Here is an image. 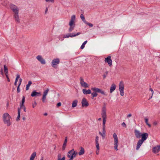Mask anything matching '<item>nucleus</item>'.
<instances>
[{
    "instance_id": "bf43d9fd",
    "label": "nucleus",
    "mask_w": 160,
    "mask_h": 160,
    "mask_svg": "<svg viewBox=\"0 0 160 160\" xmlns=\"http://www.w3.org/2000/svg\"><path fill=\"white\" fill-rule=\"evenodd\" d=\"M131 116H132V115L131 114H129L127 116V117L128 118V117H130Z\"/></svg>"
},
{
    "instance_id": "7c9ffc66",
    "label": "nucleus",
    "mask_w": 160,
    "mask_h": 160,
    "mask_svg": "<svg viewBox=\"0 0 160 160\" xmlns=\"http://www.w3.org/2000/svg\"><path fill=\"white\" fill-rule=\"evenodd\" d=\"M87 41H86L83 42L81 47L80 48L81 49H82L84 48L85 47V45L87 43Z\"/></svg>"
},
{
    "instance_id": "c9c22d12",
    "label": "nucleus",
    "mask_w": 160,
    "mask_h": 160,
    "mask_svg": "<svg viewBox=\"0 0 160 160\" xmlns=\"http://www.w3.org/2000/svg\"><path fill=\"white\" fill-rule=\"evenodd\" d=\"M67 145V144L66 143H63L62 147V150L63 151L66 148V146Z\"/></svg>"
},
{
    "instance_id": "338daca9",
    "label": "nucleus",
    "mask_w": 160,
    "mask_h": 160,
    "mask_svg": "<svg viewBox=\"0 0 160 160\" xmlns=\"http://www.w3.org/2000/svg\"><path fill=\"white\" fill-rule=\"evenodd\" d=\"M26 119V118L25 117H24L22 118V119L23 120H24L25 119Z\"/></svg>"
},
{
    "instance_id": "423d86ee",
    "label": "nucleus",
    "mask_w": 160,
    "mask_h": 160,
    "mask_svg": "<svg viewBox=\"0 0 160 160\" xmlns=\"http://www.w3.org/2000/svg\"><path fill=\"white\" fill-rule=\"evenodd\" d=\"M113 138L114 139V149L116 150L117 151L118 150V138L117 136V135L116 133H114L113 134Z\"/></svg>"
},
{
    "instance_id": "c85d7f7f",
    "label": "nucleus",
    "mask_w": 160,
    "mask_h": 160,
    "mask_svg": "<svg viewBox=\"0 0 160 160\" xmlns=\"http://www.w3.org/2000/svg\"><path fill=\"white\" fill-rule=\"evenodd\" d=\"M80 18L83 21V22L85 23L86 22V21L85 20V18L83 14H81L80 15Z\"/></svg>"
},
{
    "instance_id": "6e6552de",
    "label": "nucleus",
    "mask_w": 160,
    "mask_h": 160,
    "mask_svg": "<svg viewBox=\"0 0 160 160\" xmlns=\"http://www.w3.org/2000/svg\"><path fill=\"white\" fill-rule=\"evenodd\" d=\"M148 138H141V139H139L137 143V146H136V150H138L139 149L143 143V142L146 140Z\"/></svg>"
},
{
    "instance_id": "cd10ccee",
    "label": "nucleus",
    "mask_w": 160,
    "mask_h": 160,
    "mask_svg": "<svg viewBox=\"0 0 160 160\" xmlns=\"http://www.w3.org/2000/svg\"><path fill=\"white\" fill-rule=\"evenodd\" d=\"M25 98V97L23 96L22 97V102L20 103V106H22L23 105V106L24 105Z\"/></svg>"
},
{
    "instance_id": "f704fd0d",
    "label": "nucleus",
    "mask_w": 160,
    "mask_h": 160,
    "mask_svg": "<svg viewBox=\"0 0 160 160\" xmlns=\"http://www.w3.org/2000/svg\"><path fill=\"white\" fill-rule=\"evenodd\" d=\"M95 144L97 150H99L100 148L99 143H95Z\"/></svg>"
},
{
    "instance_id": "393cba45",
    "label": "nucleus",
    "mask_w": 160,
    "mask_h": 160,
    "mask_svg": "<svg viewBox=\"0 0 160 160\" xmlns=\"http://www.w3.org/2000/svg\"><path fill=\"white\" fill-rule=\"evenodd\" d=\"M36 155V152H34L31 155L30 159L34 160Z\"/></svg>"
},
{
    "instance_id": "37998d69",
    "label": "nucleus",
    "mask_w": 160,
    "mask_h": 160,
    "mask_svg": "<svg viewBox=\"0 0 160 160\" xmlns=\"http://www.w3.org/2000/svg\"><path fill=\"white\" fill-rule=\"evenodd\" d=\"M32 82L31 81H28V84L27 85L28 87H30V86L32 84Z\"/></svg>"
},
{
    "instance_id": "0e129e2a",
    "label": "nucleus",
    "mask_w": 160,
    "mask_h": 160,
    "mask_svg": "<svg viewBox=\"0 0 160 160\" xmlns=\"http://www.w3.org/2000/svg\"><path fill=\"white\" fill-rule=\"evenodd\" d=\"M69 35H70V36H72L74 35L73 33H70L69 34Z\"/></svg>"
},
{
    "instance_id": "774afa93",
    "label": "nucleus",
    "mask_w": 160,
    "mask_h": 160,
    "mask_svg": "<svg viewBox=\"0 0 160 160\" xmlns=\"http://www.w3.org/2000/svg\"><path fill=\"white\" fill-rule=\"evenodd\" d=\"M101 119H101V118H98V120L99 121H101Z\"/></svg>"
},
{
    "instance_id": "bb28decb",
    "label": "nucleus",
    "mask_w": 160,
    "mask_h": 160,
    "mask_svg": "<svg viewBox=\"0 0 160 160\" xmlns=\"http://www.w3.org/2000/svg\"><path fill=\"white\" fill-rule=\"evenodd\" d=\"M73 151V149H72L70 151H69L68 153L67 156L68 157H69V156H72V152Z\"/></svg>"
},
{
    "instance_id": "473e14b6",
    "label": "nucleus",
    "mask_w": 160,
    "mask_h": 160,
    "mask_svg": "<svg viewBox=\"0 0 160 160\" xmlns=\"http://www.w3.org/2000/svg\"><path fill=\"white\" fill-rule=\"evenodd\" d=\"M72 155L75 158L76 157V155L78 154V153L77 152L74 151V149H73V151L72 152Z\"/></svg>"
},
{
    "instance_id": "680f3d73",
    "label": "nucleus",
    "mask_w": 160,
    "mask_h": 160,
    "mask_svg": "<svg viewBox=\"0 0 160 160\" xmlns=\"http://www.w3.org/2000/svg\"><path fill=\"white\" fill-rule=\"evenodd\" d=\"M48 8H46V10H45V13H46L48 11Z\"/></svg>"
},
{
    "instance_id": "79ce46f5",
    "label": "nucleus",
    "mask_w": 160,
    "mask_h": 160,
    "mask_svg": "<svg viewBox=\"0 0 160 160\" xmlns=\"http://www.w3.org/2000/svg\"><path fill=\"white\" fill-rule=\"evenodd\" d=\"M108 73V72L107 71L105 72V74H104L103 75V78L104 79H105L106 77V76L107 75Z\"/></svg>"
},
{
    "instance_id": "49530a36",
    "label": "nucleus",
    "mask_w": 160,
    "mask_h": 160,
    "mask_svg": "<svg viewBox=\"0 0 160 160\" xmlns=\"http://www.w3.org/2000/svg\"><path fill=\"white\" fill-rule=\"evenodd\" d=\"M67 141H68L67 140V137H65V140H64V141L63 143L67 144Z\"/></svg>"
},
{
    "instance_id": "4468645a",
    "label": "nucleus",
    "mask_w": 160,
    "mask_h": 160,
    "mask_svg": "<svg viewBox=\"0 0 160 160\" xmlns=\"http://www.w3.org/2000/svg\"><path fill=\"white\" fill-rule=\"evenodd\" d=\"M152 152L156 153L160 151V145H157L156 146L153 147L152 149Z\"/></svg>"
},
{
    "instance_id": "f257e3e1",
    "label": "nucleus",
    "mask_w": 160,
    "mask_h": 160,
    "mask_svg": "<svg viewBox=\"0 0 160 160\" xmlns=\"http://www.w3.org/2000/svg\"><path fill=\"white\" fill-rule=\"evenodd\" d=\"M10 7L14 13V17L16 21L19 23L20 21L18 16L19 9L16 6L13 4H11L10 5Z\"/></svg>"
},
{
    "instance_id": "13d9d810",
    "label": "nucleus",
    "mask_w": 160,
    "mask_h": 160,
    "mask_svg": "<svg viewBox=\"0 0 160 160\" xmlns=\"http://www.w3.org/2000/svg\"><path fill=\"white\" fill-rule=\"evenodd\" d=\"M29 87H28V86L26 85V90H28L29 89Z\"/></svg>"
},
{
    "instance_id": "7ed1b4c3",
    "label": "nucleus",
    "mask_w": 160,
    "mask_h": 160,
    "mask_svg": "<svg viewBox=\"0 0 160 160\" xmlns=\"http://www.w3.org/2000/svg\"><path fill=\"white\" fill-rule=\"evenodd\" d=\"M102 116L103 118V127L102 132L106 133V131L105 130V124L106 122V119L107 118V116L106 114V109L105 106L103 107L102 108Z\"/></svg>"
},
{
    "instance_id": "4be33fe9",
    "label": "nucleus",
    "mask_w": 160,
    "mask_h": 160,
    "mask_svg": "<svg viewBox=\"0 0 160 160\" xmlns=\"http://www.w3.org/2000/svg\"><path fill=\"white\" fill-rule=\"evenodd\" d=\"M61 158V154L60 153H59L58 154V160H65V157L64 156H63L62 158Z\"/></svg>"
},
{
    "instance_id": "864d4df0",
    "label": "nucleus",
    "mask_w": 160,
    "mask_h": 160,
    "mask_svg": "<svg viewBox=\"0 0 160 160\" xmlns=\"http://www.w3.org/2000/svg\"><path fill=\"white\" fill-rule=\"evenodd\" d=\"M22 82V79L21 78H20V79H19V83L18 85L19 86H20L21 83V82Z\"/></svg>"
},
{
    "instance_id": "69168bd1",
    "label": "nucleus",
    "mask_w": 160,
    "mask_h": 160,
    "mask_svg": "<svg viewBox=\"0 0 160 160\" xmlns=\"http://www.w3.org/2000/svg\"><path fill=\"white\" fill-rule=\"evenodd\" d=\"M44 116H47V115H48V114H47V113H45L44 114Z\"/></svg>"
},
{
    "instance_id": "f8f14e48",
    "label": "nucleus",
    "mask_w": 160,
    "mask_h": 160,
    "mask_svg": "<svg viewBox=\"0 0 160 160\" xmlns=\"http://www.w3.org/2000/svg\"><path fill=\"white\" fill-rule=\"evenodd\" d=\"M49 91L48 88H47L43 92V95L42 98V100L43 102L44 103L45 102V100L46 99V96Z\"/></svg>"
},
{
    "instance_id": "9d476101",
    "label": "nucleus",
    "mask_w": 160,
    "mask_h": 160,
    "mask_svg": "<svg viewBox=\"0 0 160 160\" xmlns=\"http://www.w3.org/2000/svg\"><path fill=\"white\" fill-rule=\"evenodd\" d=\"M119 90L120 92V95L121 96L124 95V84L122 81H121L119 84Z\"/></svg>"
},
{
    "instance_id": "ea45409f",
    "label": "nucleus",
    "mask_w": 160,
    "mask_h": 160,
    "mask_svg": "<svg viewBox=\"0 0 160 160\" xmlns=\"http://www.w3.org/2000/svg\"><path fill=\"white\" fill-rule=\"evenodd\" d=\"M80 34V33L79 32H78L76 34H74L73 35L70 36L71 37H74L76 36L79 35Z\"/></svg>"
},
{
    "instance_id": "aec40b11",
    "label": "nucleus",
    "mask_w": 160,
    "mask_h": 160,
    "mask_svg": "<svg viewBox=\"0 0 160 160\" xmlns=\"http://www.w3.org/2000/svg\"><path fill=\"white\" fill-rule=\"evenodd\" d=\"M38 94L40 95V93L38 92H36L35 91H33L32 92L31 94V96L32 97H34L36 96H38Z\"/></svg>"
},
{
    "instance_id": "8fccbe9b",
    "label": "nucleus",
    "mask_w": 160,
    "mask_h": 160,
    "mask_svg": "<svg viewBox=\"0 0 160 160\" xmlns=\"http://www.w3.org/2000/svg\"><path fill=\"white\" fill-rule=\"evenodd\" d=\"M20 78V75L19 74H17V77L16 78V79L18 80V78Z\"/></svg>"
},
{
    "instance_id": "2f4dec72",
    "label": "nucleus",
    "mask_w": 160,
    "mask_h": 160,
    "mask_svg": "<svg viewBox=\"0 0 160 160\" xmlns=\"http://www.w3.org/2000/svg\"><path fill=\"white\" fill-rule=\"evenodd\" d=\"M4 71L5 73H8V69L6 65L4 66Z\"/></svg>"
},
{
    "instance_id": "b1692460",
    "label": "nucleus",
    "mask_w": 160,
    "mask_h": 160,
    "mask_svg": "<svg viewBox=\"0 0 160 160\" xmlns=\"http://www.w3.org/2000/svg\"><path fill=\"white\" fill-rule=\"evenodd\" d=\"M20 116V109L19 108H18V115L17 118V121H18L19 120V118Z\"/></svg>"
},
{
    "instance_id": "2eb2a0df",
    "label": "nucleus",
    "mask_w": 160,
    "mask_h": 160,
    "mask_svg": "<svg viewBox=\"0 0 160 160\" xmlns=\"http://www.w3.org/2000/svg\"><path fill=\"white\" fill-rule=\"evenodd\" d=\"M111 56H109L105 59V62H107L110 66H111L112 65V60L111 59Z\"/></svg>"
},
{
    "instance_id": "a211bd4d",
    "label": "nucleus",
    "mask_w": 160,
    "mask_h": 160,
    "mask_svg": "<svg viewBox=\"0 0 160 160\" xmlns=\"http://www.w3.org/2000/svg\"><path fill=\"white\" fill-rule=\"evenodd\" d=\"M116 88V86L114 83H113L112 84L111 87L110 88V92L112 93L113 91H114Z\"/></svg>"
},
{
    "instance_id": "ddd939ff",
    "label": "nucleus",
    "mask_w": 160,
    "mask_h": 160,
    "mask_svg": "<svg viewBox=\"0 0 160 160\" xmlns=\"http://www.w3.org/2000/svg\"><path fill=\"white\" fill-rule=\"evenodd\" d=\"M80 84L84 88H88L89 85L88 84L84 82L82 78L81 77L80 78Z\"/></svg>"
},
{
    "instance_id": "f3484780",
    "label": "nucleus",
    "mask_w": 160,
    "mask_h": 160,
    "mask_svg": "<svg viewBox=\"0 0 160 160\" xmlns=\"http://www.w3.org/2000/svg\"><path fill=\"white\" fill-rule=\"evenodd\" d=\"M36 58L42 64H44L45 63V61L42 58L41 56L38 55L37 56Z\"/></svg>"
},
{
    "instance_id": "a19ab883",
    "label": "nucleus",
    "mask_w": 160,
    "mask_h": 160,
    "mask_svg": "<svg viewBox=\"0 0 160 160\" xmlns=\"http://www.w3.org/2000/svg\"><path fill=\"white\" fill-rule=\"evenodd\" d=\"M37 103L36 101L34 102V103H32V107L33 108H35L37 105Z\"/></svg>"
},
{
    "instance_id": "20e7f679",
    "label": "nucleus",
    "mask_w": 160,
    "mask_h": 160,
    "mask_svg": "<svg viewBox=\"0 0 160 160\" xmlns=\"http://www.w3.org/2000/svg\"><path fill=\"white\" fill-rule=\"evenodd\" d=\"M135 135L136 138L139 139L141 137V138H148V134L147 133L144 132L141 133L137 129L134 130Z\"/></svg>"
},
{
    "instance_id": "dca6fc26",
    "label": "nucleus",
    "mask_w": 160,
    "mask_h": 160,
    "mask_svg": "<svg viewBox=\"0 0 160 160\" xmlns=\"http://www.w3.org/2000/svg\"><path fill=\"white\" fill-rule=\"evenodd\" d=\"M82 107H87L89 105V104L85 98H83L82 101Z\"/></svg>"
},
{
    "instance_id": "a878e982",
    "label": "nucleus",
    "mask_w": 160,
    "mask_h": 160,
    "mask_svg": "<svg viewBox=\"0 0 160 160\" xmlns=\"http://www.w3.org/2000/svg\"><path fill=\"white\" fill-rule=\"evenodd\" d=\"M145 122L146 124L148 126L149 128H150L151 127L150 124L148 123V119L147 118H145Z\"/></svg>"
},
{
    "instance_id": "6e6d98bb",
    "label": "nucleus",
    "mask_w": 160,
    "mask_h": 160,
    "mask_svg": "<svg viewBox=\"0 0 160 160\" xmlns=\"http://www.w3.org/2000/svg\"><path fill=\"white\" fill-rule=\"evenodd\" d=\"M153 124L154 126H156L157 124V122L156 121H155L153 122Z\"/></svg>"
},
{
    "instance_id": "3c124183",
    "label": "nucleus",
    "mask_w": 160,
    "mask_h": 160,
    "mask_svg": "<svg viewBox=\"0 0 160 160\" xmlns=\"http://www.w3.org/2000/svg\"><path fill=\"white\" fill-rule=\"evenodd\" d=\"M18 80L15 79V83H14V85L15 86H17V82L18 81Z\"/></svg>"
},
{
    "instance_id": "5fc2aeb1",
    "label": "nucleus",
    "mask_w": 160,
    "mask_h": 160,
    "mask_svg": "<svg viewBox=\"0 0 160 160\" xmlns=\"http://www.w3.org/2000/svg\"><path fill=\"white\" fill-rule=\"evenodd\" d=\"M99 152V150H97V151L96 152V153L97 155H98Z\"/></svg>"
},
{
    "instance_id": "e2e57ef3",
    "label": "nucleus",
    "mask_w": 160,
    "mask_h": 160,
    "mask_svg": "<svg viewBox=\"0 0 160 160\" xmlns=\"http://www.w3.org/2000/svg\"><path fill=\"white\" fill-rule=\"evenodd\" d=\"M7 80H8V82H9L10 81V79H9V78L8 77H7Z\"/></svg>"
},
{
    "instance_id": "5701e85b",
    "label": "nucleus",
    "mask_w": 160,
    "mask_h": 160,
    "mask_svg": "<svg viewBox=\"0 0 160 160\" xmlns=\"http://www.w3.org/2000/svg\"><path fill=\"white\" fill-rule=\"evenodd\" d=\"M78 102V100H74L73 101L72 104V107L73 108H74L76 107L77 105Z\"/></svg>"
},
{
    "instance_id": "603ef678",
    "label": "nucleus",
    "mask_w": 160,
    "mask_h": 160,
    "mask_svg": "<svg viewBox=\"0 0 160 160\" xmlns=\"http://www.w3.org/2000/svg\"><path fill=\"white\" fill-rule=\"evenodd\" d=\"M122 125L123 126H124V127H126V124L125 122H123L122 123Z\"/></svg>"
},
{
    "instance_id": "6ab92c4d",
    "label": "nucleus",
    "mask_w": 160,
    "mask_h": 160,
    "mask_svg": "<svg viewBox=\"0 0 160 160\" xmlns=\"http://www.w3.org/2000/svg\"><path fill=\"white\" fill-rule=\"evenodd\" d=\"M83 93L85 94H88L91 93V91L90 89L87 90L86 89H82Z\"/></svg>"
},
{
    "instance_id": "de8ad7c7",
    "label": "nucleus",
    "mask_w": 160,
    "mask_h": 160,
    "mask_svg": "<svg viewBox=\"0 0 160 160\" xmlns=\"http://www.w3.org/2000/svg\"><path fill=\"white\" fill-rule=\"evenodd\" d=\"M61 103L60 102H59L57 103V107H59L60 106H61Z\"/></svg>"
},
{
    "instance_id": "052dcab7",
    "label": "nucleus",
    "mask_w": 160,
    "mask_h": 160,
    "mask_svg": "<svg viewBox=\"0 0 160 160\" xmlns=\"http://www.w3.org/2000/svg\"><path fill=\"white\" fill-rule=\"evenodd\" d=\"M5 74L6 77H8V73H5Z\"/></svg>"
},
{
    "instance_id": "9b49d317",
    "label": "nucleus",
    "mask_w": 160,
    "mask_h": 160,
    "mask_svg": "<svg viewBox=\"0 0 160 160\" xmlns=\"http://www.w3.org/2000/svg\"><path fill=\"white\" fill-rule=\"evenodd\" d=\"M59 62L60 60L59 58L54 59L52 62V66L54 68H57V65L59 63Z\"/></svg>"
},
{
    "instance_id": "f03ea898",
    "label": "nucleus",
    "mask_w": 160,
    "mask_h": 160,
    "mask_svg": "<svg viewBox=\"0 0 160 160\" xmlns=\"http://www.w3.org/2000/svg\"><path fill=\"white\" fill-rule=\"evenodd\" d=\"M91 90L94 92H93L92 93L91 92L92 96V99H93L94 97H97L98 96V94L97 92H99L102 95H106V94H105L104 91L98 88H91Z\"/></svg>"
},
{
    "instance_id": "a18cd8bd",
    "label": "nucleus",
    "mask_w": 160,
    "mask_h": 160,
    "mask_svg": "<svg viewBox=\"0 0 160 160\" xmlns=\"http://www.w3.org/2000/svg\"><path fill=\"white\" fill-rule=\"evenodd\" d=\"M19 87H20V86L18 85V87H17V92L18 93H19L20 91V90L19 88Z\"/></svg>"
},
{
    "instance_id": "4d7b16f0",
    "label": "nucleus",
    "mask_w": 160,
    "mask_h": 160,
    "mask_svg": "<svg viewBox=\"0 0 160 160\" xmlns=\"http://www.w3.org/2000/svg\"><path fill=\"white\" fill-rule=\"evenodd\" d=\"M29 87H28V86L26 85V90H28L29 89Z\"/></svg>"
},
{
    "instance_id": "0eeeda50",
    "label": "nucleus",
    "mask_w": 160,
    "mask_h": 160,
    "mask_svg": "<svg viewBox=\"0 0 160 160\" xmlns=\"http://www.w3.org/2000/svg\"><path fill=\"white\" fill-rule=\"evenodd\" d=\"M75 15H73L72 16L71 20L69 23V25L70 26L69 29V32H71L74 29V26L73 27L72 26V25L74 23V21L75 20Z\"/></svg>"
},
{
    "instance_id": "c03bdc74",
    "label": "nucleus",
    "mask_w": 160,
    "mask_h": 160,
    "mask_svg": "<svg viewBox=\"0 0 160 160\" xmlns=\"http://www.w3.org/2000/svg\"><path fill=\"white\" fill-rule=\"evenodd\" d=\"M68 158H70L69 160H72L73 158H74V157L72 155V156H69V157H68Z\"/></svg>"
},
{
    "instance_id": "4c0bfd02",
    "label": "nucleus",
    "mask_w": 160,
    "mask_h": 160,
    "mask_svg": "<svg viewBox=\"0 0 160 160\" xmlns=\"http://www.w3.org/2000/svg\"><path fill=\"white\" fill-rule=\"evenodd\" d=\"M85 23L88 25L90 27H92L93 26V24H92L88 22H87V21Z\"/></svg>"
},
{
    "instance_id": "412c9836",
    "label": "nucleus",
    "mask_w": 160,
    "mask_h": 160,
    "mask_svg": "<svg viewBox=\"0 0 160 160\" xmlns=\"http://www.w3.org/2000/svg\"><path fill=\"white\" fill-rule=\"evenodd\" d=\"M80 152H78V154L79 155H81L85 153V150L82 147H80Z\"/></svg>"
},
{
    "instance_id": "39448f33",
    "label": "nucleus",
    "mask_w": 160,
    "mask_h": 160,
    "mask_svg": "<svg viewBox=\"0 0 160 160\" xmlns=\"http://www.w3.org/2000/svg\"><path fill=\"white\" fill-rule=\"evenodd\" d=\"M2 118L4 123L7 124L8 126H10L11 125L10 119L11 117L8 113H4L3 115Z\"/></svg>"
},
{
    "instance_id": "09e8293b",
    "label": "nucleus",
    "mask_w": 160,
    "mask_h": 160,
    "mask_svg": "<svg viewBox=\"0 0 160 160\" xmlns=\"http://www.w3.org/2000/svg\"><path fill=\"white\" fill-rule=\"evenodd\" d=\"M70 36H71L70 35H69V34H68L66 35V36L64 37V38H68L69 37H70Z\"/></svg>"
},
{
    "instance_id": "1a4fd4ad",
    "label": "nucleus",
    "mask_w": 160,
    "mask_h": 160,
    "mask_svg": "<svg viewBox=\"0 0 160 160\" xmlns=\"http://www.w3.org/2000/svg\"><path fill=\"white\" fill-rule=\"evenodd\" d=\"M119 90L120 92V95L121 96L124 95V84L122 81H121L119 84Z\"/></svg>"
},
{
    "instance_id": "e433bc0d",
    "label": "nucleus",
    "mask_w": 160,
    "mask_h": 160,
    "mask_svg": "<svg viewBox=\"0 0 160 160\" xmlns=\"http://www.w3.org/2000/svg\"><path fill=\"white\" fill-rule=\"evenodd\" d=\"M98 141H99V137L98 136H96V137L95 138V143H98Z\"/></svg>"
},
{
    "instance_id": "c756f323",
    "label": "nucleus",
    "mask_w": 160,
    "mask_h": 160,
    "mask_svg": "<svg viewBox=\"0 0 160 160\" xmlns=\"http://www.w3.org/2000/svg\"><path fill=\"white\" fill-rule=\"evenodd\" d=\"M99 134L102 137L103 139H104L105 138V133H102L101 132H99Z\"/></svg>"
},
{
    "instance_id": "58836bf2",
    "label": "nucleus",
    "mask_w": 160,
    "mask_h": 160,
    "mask_svg": "<svg viewBox=\"0 0 160 160\" xmlns=\"http://www.w3.org/2000/svg\"><path fill=\"white\" fill-rule=\"evenodd\" d=\"M21 108H22V109L24 110L25 112H26V108L25 106L24 105L22 106H20V108H19V109H21Z\"/></svg>"
},
{
    "instance_id": "72a5a7b5",
    "label": "nucleus",
    "mask_w": 160,
    "mask_h": 160,
    "mask_svg": "<svg viewBox=\"0 0 160 160\" xmlns=\"http://www.w3.org/2000/svg\"><path fill=\"white\" fill-rule=\"evenodd\" d=\"M149 90L151 91V92H152V96H151V97L149 98V99H151L152 98V95H153V93H154V92H153V89L151 88H150V89H149Z\"/></svg>"
}]
</instances>
